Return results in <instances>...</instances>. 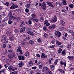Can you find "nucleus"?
<instances>
[{
  "label": "nucleus",
  "mask_w": 74,
  "mask_h": 74,
  "mask_svg": "<svg viewBox=\"0 0 74 74\" xmlns=\"http://www.w3.org/2000/svg\"><path fill=\"white\" fill-rule=\"evenodd\" d=\"M36 65L37 66L38 65V67L39 69H41L42 67H43V65H42V63L40 62H38V64H36Z\"/></svg>",
  "instance_id": "f257e3e1"
},
{
  "label": "nucleus",
  "mask_w": 74,
  "mask_h": 74,
  "mask_svg": "<svg viewBox=\"0 0 74 74\" xmlns=\"http://www.w3.org/2000/svg\"><path fill=\"white\" fill-rule=\"evenodd\" d=\"M10 9L11 10H14L15 8H18V5H15V4H13L10 7Z\"/></svg>",
  "instance_id": "f03ea898"
},
{
  "label": "nucleus",
  "mask_w": 74,
  "mask_h": 74,
  "mask_svg": "<svg viewBox=\"0 0 74 74\" xmlns=\"http://www.w3.org/2000/svg\"><path fill=\"white\" fill-rule=\"evenodd\" d=\"M55 34L56 36L58 38L60 37V36H61V33L58 31L55 32Z\"/></svg>",
  "instance_id": "7ed1b4c3"
},
{
  "label": "nucleus",
  "mask_w": 74,
  "mask_h": 74,
  "mask_svg": "<svg viewBox=\"0 0 74 74\" xmlns=\"http://www.w3.org/2000/svg\"><path fill=\"white\" fill-rule=\"evenodd\" d=\"M57 18H56V16H55L54 17L53 19H51L50 21L51 22H56L57 21Z\"/></svg>",
  "instance_id": "20e7f679"
},
{
  "label": "nucleus",
  "mask_w": 74,
  "mask_h": 74,
  "mask_svg": "<svg viewBox=\"0 0 74 74\" xmlns=\"http://www.w3.org/2000/svg\"><path fill=\"white\" fill-rule=\"evenodd\" d=\"M27 33L28 34H29L31 35V36H33L34 34V33L29 30L27 31Z\"/></svg>",
  "instance_id": "39448f33"
},
{
  "label": "nucleus",
  "mask_w": 74,
  "mask_h": 74,
  "mask_svg": "<svg viewBox=\"0 0 74 74\" xmlns=\"http://www.w3.org/2000/svg\"><path fill=\"white\" fill-rule=\"evenodd\" d=\"M18 59L20 60H23L25 59V58L23 56H20L18 57Z\"/></svg>",
  "instance_id": "423d86ee"
},
{
  "label": "nucleus",
  "mask_w": 74,
  "mask_h": 74,
  "mask_svg": "<svg viewBox=\"0 0 74 74\" xmlns=\"http://www.w3.org/2000/svg\"><path fill=\"white\" fill-rule=\"evenodd\" d=\"M26 28L25 27H23L20 29V33H23V32H25Z\"/></svg>",
  "instance_id": "0eeeda50"
},
{
  "label": "nucleus",
  "mask_w": 74,
  "mask_h": 74,
  "mask_svg": "<svg viewBox=\"0 0 74 74\" xmlns=\"http://www.w3.org/2000/svg\"><path fill=\"white\" fill-rule=\"evenodd\" d=\"M21 47H18L17 49V52H20V54H23V53L22 52V51L21 50Z\"/></svg>",
  "instance_id": "6e6552de"
},
{
  "label": "nucleus",
  "mask_w": 74,
  "mask_h": 74,
  "mask_svg": "<svg viewBox=\"0 0 74 74\" xmlns=\"http://www.w3.org/2000/svg\"><path fill=\"white\" fill-rule=\"evenodd\" d=\"M56 27L55 25L53 24L51 26H49V29H54Z\"/></svg>",
  "instance_id": "1a4fd4ad"
},
{
  "label": "nucleus",
  "mask_w": 74,
  "mask_h": 74,
  "mask_svg": "<svg viewBox=\"0 0 74 74\" xmlns=\"http://www.w3.org/2000/svg\"><path fill=\"white\" fill-rule=\"evenodd\" d=\"M1 59L2 62H5L7 60V57L5 56H2L1 58Z\"/></svg>",
  "instance_id": "9d476101"
},
{
  "label": "nucleus",
  "mask_w": 74,
  "mask_h": 74,
  "mask_svg": "<svg viewBox=\"0 0 74 74\" xmlns=\"http://www.w3.org/2000/svg\"><path fill=\"white\" fill-rule=\"evenodd\" d=\"M60 23L62 26H65V23L63 20H60Z\"/></svg>",
  "instance_id": "9b49d317"
},
{
  "label": "nucleus",
  "mask_w": 74,
  "mask_h": 74,
  "mask_svg": "<svg viewBox=\"0 0 74 74\" xmlns=\"http://www.w3.org/2000/svg\"><path fill=\"white\" fill-rule=\"evenodd\" d=\"M47 4L49 6H50L51 7H53V8L54 7V6H53L52 4H51V2H47Z\"/></svg>",
  "instance_id": "f8f14e48"
},
{
  "label": "nucleus",
  "mask_w": 74,
  "mask_h": 74,
  "mask_svg": "<svg viewBox=\"0 0 74 74\" xmlns=\"http://www.w3.org/2000/svg\"><path fill=\"white\" fill-rule=\"evenodd\" d=\"M60 64H61V65H63V64H64V66H66V63L63 62L62 61H60Z\"/></svg>",
  "instance_id": "ddd939ff"
},
{
  "label": "nucleus",
  "mask_w": 74,
  "mask_h": 74,
  "mask_svg": "<svg viewBox=\"0 0 74 74\" xmlns=\"http://www.w3.org/2000/svg\"><path fill=\"white\" fill-rule=\"evenodd\" d=\"M14 67H12V66L11 65H10L8 67V69L10 71H11L12 70H12H13Z\"/></svg>",
  "instance_id": "4468645a"
},
{
  "label": "nucleus",
  "mask_w": 74,
  "mask_h": 74,
  "mask_svg": "<svg viewBox=\"0 0 74 74\" xmlns=\"http://www.w3.org/2000/svg\"><path fill=\"white\" fill-rule=\"evenodd\" d=\"M56 44L57 45H60L62 44V42L58 40H56Z\"/></svg>",
  "instance_id": "2eb2a0df"
},
{
  "label": "nucleus",
  "mask_w": 74,
  "mask_h": 74,
  "mask_svg": "<svg viewBox=\"0 0 74 74\" xmlns=\"http://www.w3.org/2000/svg\"><path fill=\"white\" fill-rule=\"evenodd\" d=\"M6 34H7L8 36H11V32L9 31H7Z\"/></svg>",
  "instance_id": "dca6fc26"
},
{
  "label": "nucleus",
  "mask_w": 74,
  "mask_h": 74,
  "mask_svg": "<svg viewBox=\"0 0 74 74\" xmlns=\"http://www.w3.org/2000/svg\"><path fill=\"white\" fill-rule=\"evenodd\" d=\"M18 65L20 67H22L24 65V63L23 62H20L18 64Z\"/></svg>",
  "instance_id": "f3484780"
},
{
  "label": "nucleus",
  "mask_w": 74,
  "mask_h": 74,
  "mask_svg": "<svg viewBox=\"0 0 74 74\" xmlns=\"http://www.w3.org/2000/svg\"><path fill=\"white\" fill-rule=\"evenodd\" d=\"M28 63L30 66H32L33 65V63L31 61H29L28 62Z\"/></svg>",
  "instance_id": "a211bd4d"
},
{
  "label": "nucleus",
  "mask_w": 74,
  "mask_h": 74,
  "mask_svg": "<svg viewBox=\"0 0 74 74\" xmlns=\"http://www.w3.org/2000/svg\"><path fill=\"white\" fill-rule=\"evenodd\" d=\"M29 44L31 45H33L34 44V41L32 40H29Z\"/></svg>",
  "instance_id": "6ab92c4d"
},
{
  "label": "nucleus",
  "mask_w": 74,
  "mask_h": 74,
  "mask_svg": "<svg viewBox=\"0 0 74 74\" xmlns=\"http://www.w3.org/2000/svg\"><path fill=\"white\" fill-rule=\"evenodd\" d=\"M47 70V67L46 66L44 67L43 68L42 71L44 72V71H45Z\"/></svg>",
  "instance_id": "aec40b11"
},
{
  "label": "nucleus",
  "mask_w": 74,
  "mask_h": 74,
  "mask_svg": "<svg viewBox=\"0 0 74 74\" xmlns=\"http://www.w3.org/2000/svg\"><path fill=\"white\" fill-rule=\"evenodd\" d=\"M50 67L51 68V69L52 70H53L55 69V66L53 65H50Z\"/></svg>",
  "instance_id": "412c9836"
},
{
  "label": "nucleus",
  "mask_w": 74,
  "mask_h": 74,
  "mask_svg": "<svg viewBox=\"0 0 74 74\" xmlns=\"http://www.w3.org/2000/svg\"><path fill=\"white\" fill-rule=\"evenodd\" d=\"M41 8L42 9H43V10H46V9H47V6L42 5Z\"/></svg>",
  "instance_id": "4be33fe9"
},
{
  "label": "nucleus",
  "mask_w": 74,
  "mask_h": 74,
  "mask_svg": "<svg viewBox=\"0 0 74 74\" xmlns=\"http://www.w3.org/2000/svg\"><path fill=\"white\" fill-rule=\"evenodd\" d=\"M8 56V58H12L14 57V56L12 54H9Z\"/></svg>",
  "instance_id": "5701e85b"
},
{
  "label": "nucleus",
  "mask_w": 74,
  "mask_h": 74,
  "mask_svg": "<svg viewBox=\"0 0 74 74\" xmlns=\"http://www.w3.org/2000/svg\"><path fill=\"white\" fill-rule=\"evenodd\" d=\"M61 54H62L63 56H65V55H66V53L64 51H62L61 52Z\"/></svg>",
  "instance_id": "b1692460"
},
{
  "label": "nucleus",
  "mask_w": 74,
  "mask_h": 74,
  "mask_svg": "<svg viewBox=\"0 0 74 74\" xmlns=\"http://www.w3.org/2000/svg\"><path fill=\"white\" fill-rule=\"evenodd\" d=\"M67 48L68 49H71V45H70V44H69L68 45Z\"/></svg>",
  "instance_id": "393cba45"
},
{
  "label": "nucleus",
  "mask_w": 74,
  "mask_h": 74,
  "mask_svg": "<svg viewBox=\"0 0 74 74\" xmlns=\"http://www.w3.org/2000/svg\"><path fill=\"white\" fill-rule=\"evenodd\" d=\"M62 1V3L63 4V5H67V4L66 3V0H63Z\"/></svg>",
  "instance_id": "a878e982"
},
{
  "label": "nucleus",
  "mask_w": 74,
  "mask_h": 74,
  "mask_svg": "<svg viewBox=\"0 0 74 74\" xmlns=\"http://www.w3.org/2000/svg\"><path fill=\"white\" fill-rule=\"evenodd\" d=\"M68 58L69 59H73L74 57L73 56H68Z\"/></svg>",
  "instance_id": "bb28decb"
},
{
  "label": "nucleus",
  "mask_w": 74,
  "mask_h": 74,
  "mask_svg": "<svg viewBox=\"0 0 74 74\" xmlns=\"http://www.w3.org/2000/svg\"><path fill=\"white\" fill-rule=\"evenodd\" d=\"M4 5H6L7 7H8L9 5V3L8 2H6L4 4Z\"/></svg>",
  "instance_id": "cd10ccee"
},
{
  "label": "nucleus",
  "mask_w": 74,
  "mask_h": 74,
  "mask_svg": "<svg viewBox=\"0 0 74 74\" xmlns=\"http://www.w3.org/2000/svg\"><path fill=\"white\" fill-rule=\"evenodd\" d=\"M41 57L42 58H43V59L45 58V54L43 53H42L41 55Z\"/></svg>",
  "instance_id": "c85d7f7f"
},
{
  "label": "nucleus",
  "mask_w": 74,
  "mask_h": 74,
  "mask_svg": "<svg viewBox=\"0 0 74 74\" xmlns=\"http://www.w3.org/2000/svg\"><path fill=\"white\" fill-rule=\"evenodd\" d=\"M29 53L28 52H26L25 54V56L27 57L29 56Z\"/></svg>",
  "instance_id": "c756f323"
},
{
  "label": "nucleus",
  "mask_w": 74,
  "mask_h": 74,
  "mask_svg": "<svg viewBox=\"0 0 74 74\" xmlns=\"http://www.w3.org/2000/svg\"><path fill=\"white\" fill-rule=\"evenodd\" d=\"M44 37L45 38H47L48 37V35L46 33H45L44 34Z\"/></svg>",
  "instance_id": "7c9ffc66"
},
{
  "label": "nucleus",
  "mask_w": 74,
  "mask_h": 74,
  "mask_svg": "<svg viewBox=\"0 0 74 74\" xmlns=\"http://www.w3.org/2000/svg\"><path fill=\"white\" fill-rule=\"evenodd\" d=\"M58 70L59 71H60V72H61V73H64V71L62 70V69H59Z\"/></svg>",
  "instance_id": "2f4dec72"
},
{
  "label": "nucleus",
  "mask_w": 74,
  "mask_h": 74,
  "mask_svg": "<svg viewBox=\"0 0 74 74\" xmlns=\"http://www.w3.org/2000/svg\"><path fill=\"white\" fill-rule=\"evenodd\" d=\"M30 4L27 3L25 5V7H26V8H29V7H30Z\"/></svg>",
  "instance_id": "473e14b6"
},
{
  "label": "nucleus",
  "mask_w": 74,
  "mask_h": 74,
  "mask_svg": "<svg viewBox=\"0 0 74 74\" xmlns=\"http://www.w3.org/2000/svg\"><path fill=\"white\" fill-rule=\"evenodd\" d=\"M20 20V18L19 17H17L16 19V22H19Z\"/></svg>",
  "instance_id": "72a5a7b5"
},
{
  "label": "nucleus",
  "mask_w": 74,
  "mask_h": 74,
  "mask_svg": "<svg viewBox=\"0 0 74 74\" xmlns=\"http://www.w3.org/2000/svg\"><path fill=\"white\" fill-rule=\"evenodd\" d=\"M62 49L61 48H59V50L58 51V52L59 53H61V52H62Z\"/></svg>",
  "instance_id": "f704fd0d"
},
{
  "label": "nucleus",
  "mask_w": 74,
  "mask_h": 74,
  "mask_svg": "<svg viewBox=\"0 0 74 74\" xmlns=\"http://www.w3.org/2000/svg\"><path fill=\"white\" fill-rule=\"evenodd\" d=\"M8 23L9 25H11V24L12 23V21L10 20L8 21Z\"/></svg>",
  "instance_id": "c9c22d12"
},
{
  "label": "nucleus",
  "mask_w": 74,
  "mask_h": 74,
  "mask_svg": "<svg viewBox=\"0 0 74 74\" xmlns=\"http://www.w3.org/2000/svg\"><path fill=\"white\" fill-rule=\"evenodd\" d=\"M48 22V21L47 20H46L44 21V24L45 25L46 23H47Z\"/></svg>",
  "instance_id": "e433bc0d"
},
{
  "label": "nucleus",
  "mask_w": 74,
  "mask_h": 74,
  "mask_svg": "<svg viewBox=\"0 0 74 74\" xmlns=\"http://www.w3.org/2000/svg\"><path fill=\"white\" fill-rule=\"evenodd\" d=\"M60 29L61 30H64V27H60Z\"/></svg>",
  "instance_id": "4c0bfd02"
},
{
  "label": "nucleus",
  "mask_w": 74,
  "mask_h": 74,
  "mask_svg": "<svg viewBox=\"0 0 74 74\" xmlns=\"http://www.w3.org/2000/svg\"><path fill=\"white\" fill-rule=\"evenodd\" d=\"M2 37L3 38H4L5 39V38H7V36L5 35H3L2 36Z\"/></svg>",
  "instance_id": "58836bf2"
},
{
  "label": "nucleus",
  "mask_w": 74,
  "mask_h": 74,
  "mask_svg": "<svg viewBox=\"0 0 74 74\" xmlns=\"http://www.w3.org/2000/svg\"><path fill=\"white\" fill-rule=\"evenodd\" d=\"M16 55L18 56V58H19V56H21V53H16Z\"/></svg>",
  "instance_id": "ea45409f"
},
{
  "label": "nucleus",
  "mask_w": 74,
  "mask_h": 74,
  "mask_svg": "<svg viewBox=\"0 0 74 74\" xmlns=\"http://www.w3.org/2000/svg\"><path fill=\"white\" fill-rule=\"evenodd\" d=\"M18 68L16 67L13 68V69L12 70V71H15V70H17Z\"/></svg>",
  "instance_id": "a19ab883"
},
{
  "label": "nucleus",
  "mask_w": 74,
  "mask_h": 74,
  "mask_svg": "<svg viewBox=\"0 0 74 74\" xmlns=\"http://www.w3.org/2000/svg\"><path fill=\"white\" fill-rule=\"evenodd\" d=\"M25 11L26 12H29V10H28L27 8H26L25 9Z\"/></svg>",
  "instance_id": "79ce46f5"
},
{
  "label": "nucleus",
  "mask_w": 74,
  "mask_h": 74,
  "mask_svg": "<svg viewBox=\"0 0 74 74\" xmlns=\"http://www.w3.org/2000/svg\"><path fill=\"white\" fill-rule=\"evenodd\" d=\"M69 7H70V8H73V7H74V6L73 4H71V5H69Z\"/></svg>",
  "instance_id": "37998d69"
},
{
  "label": "nucleus",
  "mask_w": 74,
  "mask_h": 74,
  "mask_svg": "<svg viewBox=\"0 0 74 74\" xmlns=\"http://www.w3.org/2000/svg\"><path fill=\"white\" fill-rule=\"evenodd\" d=\"M68 33H73V30H70L68 31Z\"/></svg>",
  "instance_id": "c03bdc74"
},
{
  "label": "nucleus",
  "mask_w": 74,
  "mask_h": 74,
  "mask_svg": "<svg viewBox=\"0 0 74 74\" xmlns=\"http://www.w3.org/2000/svg\"><path fill=\"white\" fill-rule=\"evenodd\" d=\"M14 32H15V33H19V30H18V29H15L14 30Z\"/></svg>",
  "instance_id": "a18cd8bd"
},
{
  "label": "nucleus",
  "mask_w": 74,
  "mask_h": 74,
  "mask_svg": "<svg viewBox=\"0 0 74 74\" xmlns=\"http://www.w3.org/2000/svg\"><path fill=\"white\" fill-rule=\"evenodd\" d=\"M55 47V45H53L49 47V48H53Z\"/></svg>",
  "instance_id": "49530a36"
},
{
  "label": "nucleus",
  "mask_w": 74,
  "mask_h": 74,
  "mask_svg": "<svg viewBox=\"0 0 74 74\" xmlns=\"http://www.w3.org/2000/svg\"><path fill=\"white\" fill-rule=\"evenodd\" d=\"M6 63H8H8H10V61L9 60H7L6 61Z\"/></svg>",
  "instance_id": "de8ad7c7"
},
{
  "label": "nucleus",
  "mask_w": 74,
  "mask_h": 74,
  "mask_svg": "<svg viewBox=\"0 0 74 74\" xmlns=\"http://www.w3.org/2000/svg\"><path fill=\"white\" fill-rule=\"evenodd\" d=\"M37 41L38 42H41V39L40 38H39L37 39Z\"/></svg>",
  "instance_id": "09e8293b"
},
{
  "label": "nucleus",
  "mask_w": 74,
  "mask_h": 74,
  "mask_svg": "<svg viewBox=\"0 0 74 74\" xmlns=\"http://www.w3.org/2000/svg\"><path fill=\"white\" fill-rule=\"evenodd\" d=\"M43 30H44V31H45L46 30H47V28L45 27H43Z\"/></svg>",
  "instance_id": "8fccbe9b"
},
{
  "label": "nucleus",
  "mask_w": 74,
  "mask_h": 74,
  "mask_svg": "<svg viewBox=\"0 0 74 74\" xmlns=\"http://www.w3.org/2000/svg\"><path fill=\"white\" fill-rule=\"evenodd\" d=\"M42 5L43 6H47V5H46V4L45 3V2H43L42 3Z\"/></svg>",
  "instance_id": "3c124183"
},
{
  "label": "nucleus",
  "mask_w": 74,
  "mask_h": 74,
  "mask_svg": "<svg viewBox=\"0 0 74 74\" xmlns=\"http://www.w3.org/2000/svg\"><path fill=\"white\" fill-rule=\"evenodd\" d=\"M9 17H11L12 16V12L8 14Z\"/></svg>",
  "instance_id": "603ef678"
},
{
  "label": "nucleus",
  "mask_w": 74,
  "mask_h": 74,
  "mask_svg": "<svg viewBox=\"0 0 74 74\" xmlns=\"http://www.w3.org/2000/svg\"><path fill=\"white\" fill-rule=\"evenodd\" d=\"M32 18H35V17H36V14H32Z\"/></svg>",
  "instance_id": "864d4df0"
},
{
  "label": "nucleus",
  "mask_w": 74,
  "mask_h": 74,
  "mask_svg": "<svg viewBox=\"0 0 74 74\" xmlns=\"http://www.w3.org/2000/svg\"><path fill=\"white\" fill-rule=\"evenodd\" d=\"M2 46H3L2 47H3V48H5V47H6V46H7V45L5 44H3L2 45Z\"/></svg>",
  "instance_id": "5fc2aeb1"
},
{
  "label": "nucleus",
  "mask_w": 74,
  "mask_h": 74,
  "mask_svg": "<svg viewBox=\"0 0 74 74\" xmlns=\"http://www.w3.org/2000/svg\"><path fill=\"white\" fill-rule=\"evenodd\" d=\"M40 21H44V18H43V17H41L40 18Z\"/></svg>",
  "instance_id": "6e6d98bb"
},
{
  "label": "nucleus",
  "mask_w": 74,
  "mask_h": 74,
  "mask_svg": "<svg viewBox=\"0 0 74 74\" xmlns=\"http://www.w3.org/2000/svg\"><path fill=\"white\" fill-rule=\"evenodd\" d=\"M4 43H5V44H7V43H8V41L6 40L5 39L4 40Z\"/></svg>",
  "instance_id": "4d7b16f0"
},
{
  "label": "nucleus",
  "mask_w": 74,
  "mask_h": 74,
  "mask_svg": "<svg viewBox=\"0 0 74 74\" xmlns=\"http://www.w3.org/2000/svg\"><path fill=\"white\" fill-rule=\"evenodd\" d=\"M28 23L29 25H31L32 24V21L31 20H29L28 21Z\"/></svg>",
  "instance_id": "13d9d810"
},
{
  "label": "nucleus",
  "mask_w": 74,
  "mask_h": 74,
  "mask_svg": "<svg viewBox=\"0 0 74 74\" xmlns=\"http://www.w3.org/2000/svg\"><path fill=\"white\" fill-rule=\"evenodd\" d=\"M2 72H3V73H4V72H5V69H3L2 70H1Z\"/></svg>",
  "instance_id": "bf43d9fd"
},
{
  "label": "nucleus",
  "mask_w": 74,
  "mask_h": 74,
  "mask_svg": "<svg viewBox=\"0 0 74 74\" xmlns=\"http://www.w3.org/2000/svg\"><path fill=\"white\" fill-rule=\"evenodd\" d=\"M34 21L36 22H38V19H36L34 20Z\"/></svg>",
  "instance_id": "052dcab7"
},
{
  "label": "nucleus",
  "mask_w": 74,
  "mask_h": 74,
  "mask_svg": "<svg viewBox=\"0 0 74 74\" xmlns=\"http://www.w3.org/2000/svg\"><path fill=\"white\" fill-rule=\"evenodd\" d=\"M21 25H25V23L23 22L21 23Z\"/></svg>",
  "instance_id": "680f3d73"
},
{
  "label": "nucleus",
  "mask_w": 74,
  "mask_h": 74,
  "mask_svg": "<svg viewBox=\"0 0 74 74\" xmlns=\"http://www.w3.org/2000/svg\"><path fill=\"white\" fill-rule=\"evenodd\" d=\"M13 55H14V56H15L16 55L15 54V52H12L11 53Z\"/></svg>",
  "instance_id": "e2e57ef3"
},
{
  "label": "nucleus",
  "mask_w": 74,
  "mask_h": 74,
  "mask_svg": "<svg viewBox=\"0 0 74 74\" xmlns=\"http://www.w3.org/2000/svg\"><path fill=\"white\" fill-rule=\"evenodd\" d=\"M36 56L38 58H39V57H40V55L38 54H36Z\"/></svg>",
  "instance_id": "0e129e2a"
},
{
  "label": "nucleus",
  "mask_w": 74,
  "mask_h": 74,
  "mask_svg": "<svg viewBox=\"0 0 74 74\" xmlns=\"http://www.w3.org/2000/svg\"><path fill=\"white\" fill-rule=\"evenodd\" d=\"M55 42V40H53L51 41L52 44H53Z\"/></svg>",
  "instance_id": "69168bd1"
},
{
  "label": "nucleus",
  "mask_w": 74,
  "mask_h": 74,
  "mask_svg": "<svg viewBox=\"0 0 74 74\" xmlns=\"http://www.w3.org/2000/svg\"><path fill=\"white\" fill-rule=\"evenodd\" d=\"M17 73H18V72H16V73H14V72H12V73H10V74H17Z\"/></svg>",
  "instance_id": "338daca9"
},
{
  "label": "nucleus",
  "mask_w": 74,
  "mask_h": 74,
  "mask_svg": "<svg viewBox=\"0 0 74 74\" xmlns=\"http://www.w3.org/2000/svg\"><path fill=\"white\" fill-rule=\"evenodd\" d=\"M29 74H34V72H33L32 71H31L30 72Z\"/></svg>",
  "instance_id": "774afa93"
}]
</instances>
